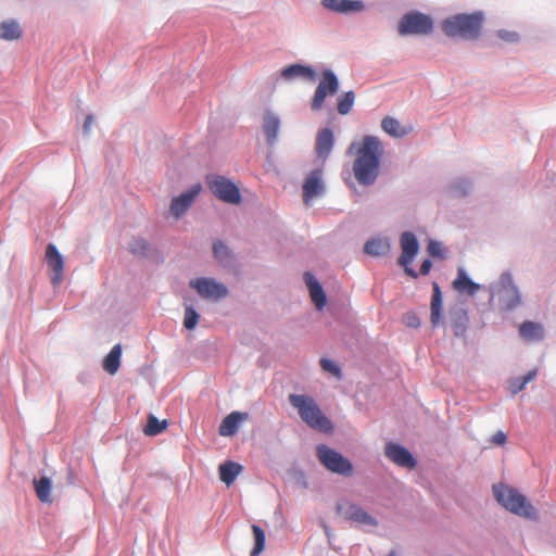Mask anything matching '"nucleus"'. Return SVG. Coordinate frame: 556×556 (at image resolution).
Wrapping results in <instances>:
<instances>
[{
  "label": "nucleus",
  "mask_w": 556,
  "mask_h": 556,
  "mask_svg": "<svg viewBox=\"0 0 556 556\" xmlns=\"http://www.w3.org/2000/svg\"><path fill=\"white\" fill-rule=\"evenodd\" d=\"M348 154L354 155L353 174L359 185H372L380 168L383 155L381 141L375 136H364L362 140L354 141L348 149Z\"/></svg>",
  "instance_id": "f257e3e1"
},
{
  "label": "nucleus",
  "mask_w": 556,
  "mask_h": 556,
  "mask_svg": "<svg viewBox=\"0 0 556 556\" xmlns=\"http://www.w3.org/2000/svg\"><path fill=\"white\" fill-rule=\"evenodd\" d=\"M289 402L298 409L302 420L312 429L324 433L333 431L331 421L325 416L313 397L304 394H290Z\"/></svg>",
  "instance_id": "f03ea898"
},
{
  "label": "nucleus",
  "mask_w": 556,
  "mask_h": 556,
  "mask_svg": "<svg viewBox=\"0 0 556 556\" xmlns=\"http://www.w3.org/2000/svg\"><path fill=\"white\" fill-rule=\"evenodd\" d=\"M483 22L480 12L471 14H456L445 18L442 24L443 33L448 37H460L466 40H475L479 37Z\"/></svg>",
  "instance_id": "7ed1b4c3"
},
{
  "label": "nucleus",
  "mask_w": 556,
  "mask_h": 556,
  "mask_svg": "<svg viewBox=\"0 0 556 556\" xmlns=\"http://www.w3.org/2000/svg\"><path fill=\"white\" fill-rule=\"evenodd\" d=\"M493 493L496 501L513 514L528 519L536 518L534 507L518 490L505 484H498L493 486Z\"/></svg>",
  "instance_id": "20e7f679"
},
{
  "label": "nucleus",
  "mask_w": 556,
  "mask_h": 556,
  "mask_svg": "<svg viewBox=\"0 0 556 556\" xmlns=\"http://www.w3.org/2000/svg\"><path fill=\"white\" fill-rule=\"evenodd\" d=\"M433 29L432 18L418 11L405 14L399 22L397 30L400 35H428Z\"/></svg>",
  "instance_id": "39448f33"
},
{
  "label": "nucleus",
  "mask_w": 556,
  "mask_h": 556,
  "mask_svg": "<svg viewBox=\"0 0 556 556\" xmlns=\"http://www.w3.org/2000/svg\"><path fill=\"white\" fill-rule=\"evenodd\" d=\"M318 460L331 472L350 476L353 466L349 459L325 444L317 446Z\"/></svg>",
  "instance_id": "423d86ee"
},
{
  "label": "nucleus",
  "mask_w": 556,
  "mask_h": 556,
  "mask_svg": "<svg viewBox=\"0 0 556 556\" xmlns=\"http://www.w3.org/2000/svg\"><path fill=\"white\" fill-rule=\"evenodd\" d=\"M206 182L210 190L219 200L231 204H238L241 201L239 188L224 176H208Z\"/></svg>",
  "instance_id": "0eeeda50"
},
{
  "label": "nucleus",
  "mask_w": 556,
  "mask_h": 556,
  "mask_svg": "<svg viewBox=\"0 0 556 556\" xmlns=\"http://www.w3.org/2000/svg\"><path fill=\"white\" fill-rule=\"evenodd\" d=\"M496 294L498 298V303L504 309L510 311L521 304L520 292L517 286L514 283L511 275L508 273H505L501 276L496 289Z\"/></svg>",
  "instance_id": "6e6552de"
},
{
  "label": "nucleus",
  "mask_w": 556,
  "mask_h": 556,
  "mask_svg": "<svg viewBox=\"0 0 556 556\" xmlns=\"http://www.w3.org/2000/svg\"><path fill=\"white\" fill-rule=\"evenodd\" d=\"M339 89V81L334 73L330 70H326L323 73V79L319 81L313 100L312 110L319 111L325 102L328 94H334Z\"/></svg>",
  "instance_id": "1a4fd4ad"
},
{
  "label": "nucleus",
  "mask_w": 556,
  "mask_h": 556,
  "mask_svg": "<svg viewBox=\"0 0 556 556\" xmlns=\"http://www.w3.org/2000/svg\"><path fill=\"white\" fill-rule=\"evenodd\" d=\"M401 248L402 255L399 258V264L404 267L408 276L416 278V271L409 266L419 250L417 238L413 232L406 231L402 233Z\"/></svg>",
  "instance_id": "9d476101"
},
{
  "label": "nucleus",
  "mask_w": 556,
  "mask_h": 556,
  "mask_svg": "<svg viewBox=\"0 0 556 556\" xmlns=\"http://www.w3.org/2000/svg\"><path fill=\"white\" fill-rule=\"evenodd\" d=\"M190 287L197 290L200 296L211 300H220L228 294L225 285L215 281L212 278H198L190 281Z\"/></svg>",
  "instance_id": "9b49d317"
},
{
  "label": "nucleus",
  "mask_w": 556,
  "mask_h": 556,
  "mask_svg": "<svg viewBox=\"0 0 556 556\" xmlns=\"http://www.w3.org/2000/svg\"><path fill=\"white\" fill-rule=\"evenodd\" d=\"M337 510L348 520L368 526H377V521L372 516L359 506L350 502L339 503L337 505Z\"/></svg>",
  "instance_id": "f8f14e48"
},
{
  "label": "nucleus",
  "mask_w": 556,
  "mask_h": 556,
  "mask_svg": "<svg viewBox=\"0 0 556 556\" xmlns=\"http://www.w3.org/2000/svg\"><path fill=\"white\" fill-rule=\"evenodd\" d=\"M46 262L49 268L53 271L51 282L53 286H59L64 276V258L58 251L56 247L49 243L46 248Z\"/></svg>",
  "instance_id": "ddd939ff"
},
{
  "label": "nucleus",
  "mask_w": 556,
  "mask_h": 556,
  "mask_svg": "<svg viewBox=\"0 0 556 556\" xmlns=\"http://www.w3.org/2000/svg\"><path fill=\"white\" fill-rule=\"evenodd\" d=\"M386 456L395 465L413 469L416 467V460L408 450L397 443L390 442L384 448Z\"/></svg>",
  "instance_id": "4468645a"
},
{
  "label": "nucleus",
  "mask_w": 556,
  "mask_h": 556,
  "mask_svg": "<svg viewBox=\"0 0 556 556\" xmlns=\"http://www.w3.org/2000/svg\"><path fill=\"white\" fill-rule=\"evenodd\" d=\"M201 191V185H194L190 190L181 193L172 200L170 212L176 217L181 216L186 213L189 206L192 204L199 192Z\"/></svg>",
  "instance_id": "2eb2a0df"
},
{
  "label": "nucleus",
  "mask_w": 556,
  "mask_h": 556,
  "mask_svg": "<svg viewBox=\"0 0 556 556\" xmlns=\"http://www.w3.org/2000/svg\"><path fill=\"white\" fill-rule=\"evenodd\" d=\"M323 5L337 13H355L364 10L365 5L361 0H321Z\"/></svg>",
  "instance_id": "dca6fc26"
},
{
  "label": "nucleus",
  "mask_w": 556,
  "mask_h": 556,
  "mask_svg": "<svg viewBox=\"0 0 556 556\" xmlns=\"http://www.w3.org/2000/svg\"><path fill=\"white\" fill-rule=\"evenodd\" d=\"M323 189L321 169H315L308 175L303 185L304 202L308 204L314 197H317L323 192Z\"/></svg>",
  "instance_id": "f3484780"
},
{
  "label": "nucleus",
  "mask_w": 556,
  "mask_h": 556,
  "mask_svg": "<svg viewBox=\"0 0 556 556\" xmlns=\"http://www.w3.org/2000/svg\"><path fill=\"white\" fill-rule=\"evenodd\" d=\"M281 76L286 80H292L295 78H303L309 81H314L316 79V71L306 65L301 64H292L287 67H285L281 71Z\"/></svg>",
  "instance_id": "a211bd4d"
},
{
  "label": "nucleus",
  "mask_w": 556,
  "mask_h": 556,
  "mask_svg": "<svg viewBox=\"0 0 556 556\" xmlns=\"http://www.w3.org/2000/svg\"><path fill=\"white\" fill-rule=\"evenodd\" d=\"M304 281L309 290L312 301L318 309L326 305V294L315 276L308 271L304 273Z\"/></svg>",
  "instance_id": "6ab92c4d"
},
{
  "label": "nucleus",
  "mask_w": 556,
  "mask_h": 556,
  "mask_svg": "<svg viewBox=\"0 0 556 556\" xmlns=\"http://www.w3.org/2000/svg\"><path fill=\"white\" fill-rule=\"evenodd\" d=\"M248 418L247 413H240V412H232L229 415H227L220 426H219V434L223 437H231L235 433H237L239 425L241 421L245 420Z\"/></svg>",
  "instance_id": "aec40b11"
},
{
  "label": "nucleus",
  "mask_w": 556,
  "mask_h": 556,
  "mask_svg": "<svg viewBox=\"0 0 556 556\" xmlns=\"http://www.w3.org/2000/svg\"><path fill=\"white\" fill-rule=\"evenodd\" d=\"M333 132L330 128H324L317 134L316 138V152L323 157L327 159L333 148Z\"/></svg>",
  "instance_id": "412c9836"
},
{
  "label": "nucleus",
  "mask_w": 556,
  "mask_h": 556,
  "mask_svg": "<svg viewBox=\"0 0 556 556\" xmlns=\"http://www.w3.org/2000/svg\"><path fill=\"white\" fill-rule=\"evenodd\" d=\"M453 288L459 293L473 295L480 289V285L471 281L465 270L459 268L457 277L453 281Z\"/></svg>",
  "instance_id": "4be33fe9"
},
{
  "label": "nucleus",
  "mask_w": 556,
  "mask_h": 556,
  "mask_svg": "<svg viewBox=\"0 0 556 556\" xmlns=\"http://www.w3.org/2000/svg\"><path fill=\"white\" fill-rule=\"evenodd\" d=\"M279 128L280 119L278 116L271 112H266L263 117V130L269 144H273L276 141Z\"/></svg>",
  "instance_id": "5701e85b"
},
{
  "label": "nucleus",
  "mask_w": 556,
  "mask_h": 556,
  "mask_svg": "<svg viewBox=\"0 0 556 556\" xmlns=\"http://www.w3.org/2000/svg\"><path fill=\"white\" fill-rule=\"evenodd\" d=\"M242 469L243 468L240 464L231 462V460H227L219 465V468H218L219 478L225 484L230 485L233 483L236 478L240 475Z\"/></svg>",
  "instance_id": "b1692460"
},
{
  "label": "nucleus",
  "mask_w": 556,
  "mask_h": 556,
  "mask_svg": "<svg viewBox=\"0 0 556 556\" xmlns=\"http://www.w3.org/2000/svg\"><path fill=\"white\" fill-rule=\"evenodd\" d=\"M519 334L527 341H540L544 338V329L540 324L525 321L519 326Z\"/></svg>",
  "instance_id": "393cba45"
},
{
  "label": "nucleus",
  "mask_w": 556,
  "mask_h": 556,
  "mask_svg": "<svg viewBox=\"0 0 556 556\" xmlns=\"http://www.w3.org/2000/svg\"><path fill=\"white\" fill-rule=\"evenodd\" d=\"M431 324L433 327L438 326L442 319V293L437 282L433 283V294L430 305Z\"/></svg>",
  "instance_id": "a878e982"
},
{
  "label": "nucleus",
  "mask_w": 556,
  "mask_h": 556,
  "mask_svg": "<svg viewBox=\"0 0 556 556\" xmlns=\"http://www.w3.org/2000/svg\"><path fill=\"white\" fill-rule=\"evenodd\" d=\"M121 357L122 345L115 344L110 353L104 357L103 369L110 375H115L121 366Z\"/></svg>",
  "instance_id": "bb28decb"
},
{
  "label": "nucleus",
  "mask_w": 556,
  "mask_h": 556,
  "mask_svg": "<svg viewBox=\"0 0 556 556\" xmlns=\"http://www.w3.org/2000/svg\"><path fill=\"white\" fill-rule=\"evenodd\" d=\"M23 31L20 24L14 20L0 23V39L13 41L22 37Z\"/></svg>",
  "instance_id": "cd10ccee"
},
{
  "label": "nucleus",
  "mask_w": 556,
  "mask_h": 556,
  "mask_svg": "<svg viewBox=\"0 0 556 556\" xmlns=\"http://www.w3.org/2000/svg\"><path fill=\"white\" fill-rule=\"evenodd\" d=\"M381 127L387 134L395 138L404 137L410 131V128L403 127L397 119L391 116L381 121Z\"/></svg>",
  "instance_id": "c85d7f7f"
},
{
  "label": "nucleus",
  "mask_w": 556,
  "mask_h": 556,
  "mask_svg": "<svg viewBox=\"0 0 556 556\" xmlns=\"http://www.w3.org/2000/svg\"><path fill=\"white\" fill-rule=\"evenodd\" d=\"M390 251V243L384 239H372L366 242L364 252L371 256H381Z\"/></svg>",
  "instance_id": "c756f323"
},
{
  "label": "nucleus",
  "mask_w": 556,
  "mask_h": 556,
  "mask_svg": "<svg viewBox=\"0 0 556 556\" xmlns=\"http://www.w3.org/2000/svg\"><path fill=\"white\" fill-rule=\"evenodd\" d=\"M51 481L48 477H41L40 479H34V488L37 497L42 503H51Z\"/></svg>",
  "instance_id": "7c9ffc66"
},
{
  "label": "nucleus",
  "mask_w": 556,
  "mask_h": 556,
  "mask_svg": "<svg viewBox=\"0 0 556 556\" xmlns=\"http://www.w3.org/2000/svg\"><path fill=\"white\" fill-rule=\"evenodd\" d=\"M468 315L465 311H457L452 315L451 327L456 337H464L468 326Z\"/></svg>",
  "instance_id": "2f4dec72"
},
{
  "label": "nucleus",
  "mask_w": 556,
  "mask_h": 556,
  "mask_svg": "<svg viewBox=\"0 0 556 556\" xmlns=\"http://www.w3.org/2000/svg\"><path fill=\"white\" fill-rule=\"evenodd\" d=\"M168 422L166 419L160 421L154 415H149L143 432L149 437L157 435L166 430Z\"/></svg>",
  "instance_id": "473e14b6"
},
{
  "label": "nucleus",
  "mask_w": 556,
  "mask_h": 556,
  "mask_svg": "<svg viewBox=\"0 0 556 556\" xmlns=\"http://www.w3.org/2000/svg\"><path fill=\"white\" fill-rule=\"evenodd\" d=\"M536 374H538L536 369H533V370H530L529 372H527L523 377H519V378L511 380L509 383V391L513 394L519 393L521 390H523V388L526 387L527 383H529L535 379Z\"/></svg>",
  "instance_id": "72a5a7b5"
},
{
  "label": "nucleus",
  "mask_w": 556,
  "mask_h": 556,
  "mask_svg": "<svg viewBox=\"0 0 556 556\" xmlns=\"http://www.w3.org/2000/svg\"><path fill=\"white\" fill-rule=\"evenodd\" d=\"M354 100H355V94L353 91H348V92L343 93L338 99V106H337L338 112L341 115H346L348 113H350V111L353 108Z\"/></svg>",
  "instance_id": "f704fd0d"
},
{
  "label": "nucleus",
  "mask_w": 556,
  "mask_h": 556,
  "mask_svg": "<svg viewBox=\"0 0 556 556\" xmlns=\"http://www.w3.org/2000/svg\"><path fill=\"white\" fill-rule=\"evenodd\" d=\"M214 256L220 263H227L231 258V252L229 248L220 240H217L213 244Z\"/></svg>",
  "instance_id": "c9c22d12"
},
{
  "label": "nucleus",
  "mask_w": 556,
  "mask_h": 556,
  "mask_svg": "<svg viewBox=\"0 0 556 556\" xmlns=\"http://www.w3.org/2000/svg\"><path fill=\"white\" fill-rule=\"evenodd\" d=\"M252 531H253V534H254L255 546H254L253 551L251 552V555L252 556H256L265 547V532L257 525H253L252 526Z\"/></svg>",
  "instance_id": "e433bc0d"
},
{
  "label": "nucleus",
  "mask_w": 556,
  "mask_h": 556,
  "mask_svg": "<svg viewBox=\"0 0 556 556\" xmlns=\"http://www.w3.org/2000/svg\"><path fill=\"white\" fill-rule=\"evenodd\" d=\"M200 315L193 309L191 306L186 307L185 317H184V326L188 330H192L195 328L199 321Z\"/></svg>",
  "instance_id": "4c0bfd02"
},
{
  "label": "nucleus",
  "mask_w": 556,
  "mask_h": 556,
  "mask_svg": "<svg viewBox=\"0 0 556 556\" xmlns=\"http://www.w3.org/2000/svg\"><path fill=\"white\" fill-rule=\"evenodd\" d=\"M129 250L135 255H144L149 250V244L144 239L136 238L129 243Z\"/></svg>",
  "instance_id": "58836bf2"
},
{
  "label": "nucleus",
  "mask_w": 556,
  "mask_h": 556,
  "mask_svg": "<svg viewBox=\"0 0 556 556\" xmlns=\"http://www.w3.org/2000/svg\"><path fill=\"white\" fill-rule=\"evenodd\" d=\"M319 364H320V367L325 371H328V372L332 374L336 377H340L341 376V370H340L339 366L336 363H333L331 359L321 358L319 361Z\"/></svg>",
  "instance_id": "ea45409f"
},
{
  "label": "nucleus",
  "mask_w": 556,
  "mask_h": 556,
  "mask_svg": "<svg viewBox=\"0 0 556 556\" xmlns=\"http://www.w3.org/2000/svg\"><path fill=\"white\" fill-rule=\"evenodd\" d=\"M428 252L431 256L443 257V247L440 242L430 240L428 243Z\"/></svg>",
  "instance_id": "a19ab883"
},
{
  "label": "nucleus",
  "mask_w": 556,
  "mask_h": 556,
  "mask_svg": "<svg viewBox=\"0 0 556 556\" xmlns=\"http://www.w3.org/2000/svg\"><path fill=\"white\" fill-rule=\"evenodd\" d=\"M506 441H507V437H506L505 432H503V431H497L491 438V443L494 445H504L506 443Z\"/></svg>",
  "instance_id": "79ce46f5"
},
{
  "label": "nucleus",
  "mask_w": 556,
  "mask_h": 556,
  "mask_svg": "<svg viewBox=\"0 0 556 556\" xmlns=\"http://www.w3.org/2000/svg\"><path fill=\"white\" fill-rule=\"evenodd\" d=\"M404 323L412 328H417L420 325L419 318L415 314H406L404 316Z\"/></svg>",
  "instance_id": "37998d69"
},
{
  "label": "nucleus",
  "mask_w": 556,
  "mask_h": 556,
  "mask_svg": "<svg viewBox=\"0 0 556 556\" xmlns=\"http://www.w3.org/2000/svg\"><path fill=\"white\" fill-rule=\"evenodd\" d=\"M498 37L504 39L505 41H516L518 39V35L516 33H511L508 30H500Z\"/></svg>",
  "instance_id": "c03bdc74"
},
{
  "label": "nucleus",
  "mask_w": 556,
  "mask_h": 556,
  "mask_svg": "<svg viewBox=\"0 0 556 556\" xmlns=\"http://www.w3.org/2000/svg\"><path fill=\"white\" fill-rule=\"evenodd\" d=\"M431 266H432V263L430 260H425L421 265H420V274L421 275H427L429 274L430 269H431Z\"/></svg>",
  "instance_id": "a18cd8bd"
},
{
  "label": "nucleus",
  "mask_w": 556,
  "mask_h": 556,
  "mask_svg": "<svg viewBox=\"0 0 556 556\" xmlns=\"http://www.w3.org/2000/svg\"><path fill=\"white\" fill-rule=\"evenodd\" d=\"M92 122H93V118H92L91 115L86 117L85 123H84L85 130L89 129V127L91 126Z\"/></svg>",
  "instance_id": "49530a36"
}]
</instances>
